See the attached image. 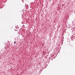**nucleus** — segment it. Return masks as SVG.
<instances>
[{
  "instance_id": "f257e3e1",
  "label": "nucleus",
  "mask_w": 75,
  "mask_h": 75,
  "mask_svg": "<svg viewBox=\"0 0 75 75\" xmlns=\"http://www.w3.org/2000/svg\"><path fill=\"white\" fill-rule=\"evenodd\" d=\"M14 43L15 44H16V42H14Z\"/></svg>"
}]
</instances>
